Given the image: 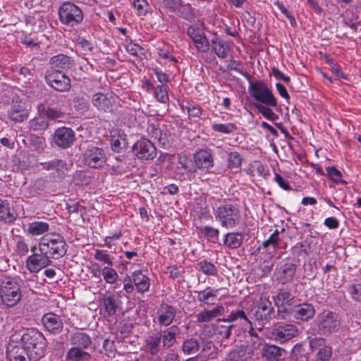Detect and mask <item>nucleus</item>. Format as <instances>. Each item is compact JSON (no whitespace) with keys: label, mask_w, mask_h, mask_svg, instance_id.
<instances>
[{"label":"nucleus","mask_w":361,"mask_h":361,"mask_svg":"<svg viewBox=\"0 0 361 361\" xmlns=\"http://www.w3.org/2000/svg\"><path fill=\"white\" fill-rule=\"evenodd\" d=\"M20 344L25 347L32 361H37L44 355L47 340L44 335L35 329H27L20 336Z\"/></svg>","instance_id":"nucleus-1"},{"label":"nucleus","mask_w":361,"mask_h":361,"mask_svg":"<svg viewBox=\"0 0 361 361\" xmlns=\"http://www.w3.org/2000/svg\"><path fill=\"white\" fill-rule=\"evenodd\" d=\"M83 164L92 169L102 168L107 161L108 152L104 148L90 141H85L80 146Z\"/></svg>","instance_id":"nucleus-2"},{"label":"nucleus","mask_w":361,"mask_h":361,"mask_svg":"<svg viewBox=\"0 0 361 361\" xmlns=\"http://www.w3.org/2000/svg\"><path fill=\"white\" fill-rule=\"evenodd\" d=\"M313 325V330L317 334L328 336L339 331L341 319L337 313L330 310H324L317 315Z\"/></svg>","instance_id":"nucleus-3"},{"label":"nucleus","mask_w":361,"mask_h":361,"mask_svg":"<svg viewBox=\"0 0 361 361\" xmlns=\"http://www.w3.org/2000/svg\"><path fill=\"white\" fill-rule=\"evenodd\" d=\"M41 253L48 254L52 259H60L66 255L68 245L60 234L52 233L51 236H44L39 244Z\"/></svg>","instance_id":"nucleus-4"},{"label":"nucleus","mask_w":361,"mask_h":361,"mask_svg":"<svg viewBox=\"0 0 361 361\" xmlns=\"http://www.w3.org/2000/svg\"><path fill=\"white\" fill-rule=\"evenodd\" d=\"M214 218L222 227L233 228L240 221V212L236 205L225 203L217 207L214 211Z\"/></svg>","instance_id":"nucleus-5"},{"label":"nucleus","mask_w":361,"mask_h":361,"mask_svg":"<svg viewBox=\"0 0 361 361\" xmlns=\"http://www.w3.org/2000/svg\"><path fill=\"white\" fill-rule=\"evenodd\" d=\"M250 317L257 322L258 329H262L264 324L276 317L275 310L271 302L267 299L260 298L259 301L252 307Z\"/></svg>","instance_id":"nucleus-6"},{"label":"nucleus","mask_w":361,"mask_h":361,"mask_svg":"<svg viewBox=\"0 0 361 361\" xmlns=\"http://www.w3.org/2000/svg\"><path fill=\"white\" fill-rule=\"evenodd\" d=\"M0 296L2 302L8 307H13L20 300L22 294L18 281L7 278L1 281Z\"/></svg>","instance_id":"nucleus-7"},{"label":"nucleus","mask_w":361,"mask_h":361,"mask_svg":"<svg viewBox=\"0 0 361 361\" xmlns=\"http://www.w3.org/2000/svg\"><path fill=\"white\" fill-rule=\"evenodd\" d=\"M58 13L61 23L69 27L80 24L84 18L82 9L71 1L63 2L60 6Z\"/></svg>","instance_id":"nucleus-8"},{"label":"nucleus","mask_w":361,"mask_h":361,"mask_svg":"<svg viewBox=\"0 0 361 361\" xmlns=\"http://www.w3.org/2000/svg\"><path fill=\"white\" fill-rule=\"evenodd\" d=\"M249 92L258 104L273 107L277 105V100L273 92L263 81L250 82Z\"/></svg>","instance_id":"nucleus-9"},{"label":"nucleus","mask_w":361,"mask_h":361,"mask_svg":"<svg viewBox=\"0 0 361 361\" xmlns=\"http://www.w3.org/2000/svg\"><path fill=\"white\" fill-rule=\"evenodd\" d=\"M29 114L26 103L18 95H14L7 111L8 118L15 123H21L27 119Z\"/></svg>","instance_id":"nucleus-10"},{"label":"nucleus","mask_w":361,"mask_h":361,"mask_svg":"<svg viewBox=\"0 0 361 361\" xmlns=\"http://www.w3.org/2000/svg\"><path fill=\"white\" fill-rule=\"evenodd\" d=\"M44 78L46 82L57 91L67 92L71 89L70 78L61 71H47Z\"/></svg>","instance_id":"nucleus-11"},{"label":"nucleus","mask_w":361,"mask_h":361,"mask_svg":"<svg viewBox=\"0 0 361 361\" xmlns=\"http://www.w3.org/2000/svg\"><path fill=\"white\" fill-rule=\"evenodd\" d=\"M132 151L141 161L152 160L157 155V148L154 145L145 138L137 140L133 145Z\"/></svg>","instance_id":"nucleus-12"},{"label":"nucleus","mask_w":361,"mask_h":361,"mask_svg":"<svg viewBox=\"0 0 361 361\" xmlns=\"http://www.w3.org/2000/svg\"><path fill=\"white\" fill-rule=\"evenodd\" d=\"M75 140V132L71 128L67 127L58 128L53 135L54 142L61 149L70 147Z\"/></svg>","instance_id":"nucleus-13"},{"label":"nucleus","mask_w":361,"mask_h":361,"mask_svg":"<svg viewBox=\"0 0 361 361\" xmlns=\"http://www.w3.org/2000/svg\"><path fill=\"white\" fill-rule=\"evenodd\" d=\"M102 301L108 317L114 316L121 311L122 302L118 293L106 292L103 295Z\"/></svg>","instance_id":"nucleus-14"},{"label":"nucleus","mask_w":361,"mask_h":361,"mask_svg":"<svg viewBox=\"0 0 361 361\" xmlns=\"http://www.w3.org/2000/svg\"><path fill=\"white\" fill-rule=\"evenodd\" d=\"M42 167L46 170H53L52 177L56 181L62 180L67 175L68 166L65 160L54 159L51 161L42 163Z\"/></svg>","instance_id":"nucleus-15"},{"label":"nucleus","mask_w":361,"mask_h":361,"mask_svg":"<svg viewBox=\"0 0 361 361\" xmlns=\"http://www.w3.org/2000/svg\"><path fill=\"white\" fill-rule=\"evenodd\" d=\"M299 333L296 326L291 324H283L279 325L272 331L274 338L283 343L298 336Z\"/></svg>","instance_id":"nucleus-16"},{"label":"nucleus","mask_w":361,"mask_h":361,"mask_svg":"<svg viewBox=\"0 0 361 361\" xmlns=\"http://www.w3.org/2000/svg\"><path fill=\"white\" fill-rule=\"evenodd\" d=\"M48 254L34 253L26 260L27 269L32 273L38 272L42 269L51 264L52 261Z\"/></svg>","instance_id":"nucleus-17"},{"label":"nucleus","mask_w":361,"mask_h":361,"mask_svg":"<svg viewBox=\"0 0 361 361\" xmlns=\"http://www.w3.org/2000/svg\"><path fill=\"white\" fill-rule=\"evenodd\" d=\"M42 323L46 330L54 335L61 334L64 326L61 317L53 312L44 314L42 318Z\"/></svg>","instance_id":"nucleus-18"},{"label":"nucleus","mask_w":361,"mask_h":361,"mask_svg":"<svg viewBox=\"0 0 361 361\" xmlns=\"http://www.w3.org/2000/svg\"><path fill=\"white\" fill-rule=\"evenodd\" d=\"M315 314L314 307L307 302L294 305L291 311V317L297 320L307 322Z\"/></svg>","instance_id":"nucleus-19"},{"label":"nucleus","mask_w":361,"mask_h":361,"mask_svg":"<svg viewBox=\"0 0 361 361\" xmlns=\"http://www.w3.org/2000/svg\"><path fill=\"white\" fill-rule=\"evenodd\" d=\"M195 172L197 169L208 170L214 165V159L209 149H200L193 155Z\"/></svg>","instance_id":"nucleus-20"},{"label":"nucleus","mask_w":361,"mask_h":361,"mask_svg":"<svg viewBox=\"0 0 361 361\" xmlns=\"http://www.w3.org/2000/svg\"><path fill=\"white\" fill-rule=\"evenodd\" d=\"M188 35L193 40L196 48L202 52H207L209 49V42L206 37L193 26H190L187 31Z\"/></svg>","instance_id":"nucleus-21"},{"label":"nucleus","mask_w":361,"mask_h":361,"mask_svg":"<svg viewBox=\"0 0 361 361\" xmlns=\"http://www.w3.org/2000/svg\"><path fill=\"white\" fill-rule=\"evenodd\" d=\"M161 336L163 348H171L177 340V336L180 333V329L176 325H173L164 331H158Z\"/></svg>","instance_id":"nucleus-22"},{"label":"nucleus","mask_w":361,"mask_h":361,"mask_svg":"<svg viewBox=\"0 0 361 361\" xmlns=\"http://www.w3.org/2000/svg\"><path fill=\"white\" fill-rule=\"evenodd\" d=\"M27 352L25 347L20 343L18 345L8 347L7 357L10 361H32Z\"/></svg>","instance_id":"nucleus-23"},{"label":"nucleus","mask_w":361,"mask_h":361,"mask_svg":"<svg viewBox=\"0 0 361 361\" xmlns=\"http://www.w3.org/2000/svg\"><path fill=\"white\" fill-rule=\"evenodd\" d=\"M158 314L159 324L167 326L173 321L176 314V310L173 306L163 303L160 305Z\"/></svg>","instance_id":"nucleus-24"},{"label":"nucleus","mask_w":361,"mask_h":361,"mask_svg":"<svg viewBox=\"0 0 361 361\" xmlns=\"http://www.w3.org/2000/svg\"><path fill=\"white\" fill-rule=\"evenodd\" d=\"M49 62L53 67L51 71L61 72L71 68L73 65V60L70 56L63 54L52 56Z\"/></svg>","instance_id":"nucleus-25"},{"label":"nucleus","mask_w":361,"mask_h":361,"mask_svg":"<svg viewBox=\"0 0 361 361\" xmlns=\"http://www.w3.org/2000/svg\"><path fill=\"white\" fill-rule=\"evenodd\" d=\"M161 336L158 332L149 336L145 340L146 350L151 355H158L163 348Z\"/></svg>","instance_id":"nucleus-26"},{"label":"nucleus","mask_w":361,"mask_h":361,"mask_svg":"<svg viewBox=\"0 0 361 361\" xmlns=\"http://www.w3.org/2000/svg\"><path fill=\"white\" fill-rule=\"evenodd\" d=\"M70 341L74 348L87 349L92 344L89 335L82 331H76L71 335Z\"/></svg>","instance_id":"nucleus-27"},{"label":"nucleus","mask_w":361,"mask_h":361,"mask_svg":"<svg viewBox=\"0 0 361 361\" xmlns=\"http://www.w3.org/2000/svg\"><path fill=\"white\" fill-rule=\"evenodd\" d=\"M225 312V307L218 305L212 310H204L197 315V322L199 323L209 322L212 319L223 315Z\"/></svg>","instance_id":"nucleus-28"},{"label":"nucleus","mask_w":361,"mask_h":361,"mask_svg":"<svg viewBox=\"0 0 361 361\" xmlns=\"http://www.w3.org/2000/svg\"><path fill=\"white\" fill-rule=\"evenodd\" d=\"M283 350L278 346L265 344L262 348V357L268 361H277L281 359Z\"/></svg>","instance_id":"nucleus-29"},{"label":"nucleus","mask_w":361,"mask_h":361,"mask_svg":"<svg viewBox=\"0 0 361 361\" xmlns=\"http://www.w3.org/2000/svg\"><path fill=\"white\" fill-rule=\"evenodd\" d=\"M211 47L219 58L225 59L227 56L229 46L224 40L215 37L211 40Z\"/></svg>","instance_id":"nucleus-30"},{"label":"nucleus","mask_w":361,"mask_h":361,"mask_svg":"<svg viewBox=\"0 0 361 361\" xmlns=\"http://www.w3.org/2000/svg\"><path fill=\"white\" fill-rule=\"evenodd\" d=\"M133 281L138 292L144 293L148 290L149 287V280L147 276L144 275L140 270L133 273Z\"/></svg>","instance_id":"nucleus-31"},{"label":"nucleus","mask_w":361,"mask_h":361,"mask_svg":"<svg viewBox=\"0 0 361 361\" xmlns=\"http://www.w3.org/2000/svg\"><path fill=\"white\" fill-rule=\"evenodd\" d=\"M243 238L241 233H228L224 235V245L230 249H236L241 246Z\"/></svg>","instance_id":"nucleus-32"},{"label":"nucleus","mask_w":361,"mask_h":361,"mask_svg":"<svg viewBox=\"0 0 361 361\" xmlns=\"http://www.w3.org/2000/svg\"><path fill=\"white\" fill-rule=\"evenodd\" d=\"M295 296L289 289L281 290L276 295L274 296L275 305H287L291 306Z\"/></svg>","instance_id":"nucleus-33"},{"label":"nucleus","mask_w":361,"mask_h":361,"mask_svg":"<svg viewBox=\"0 0 361 361\" xmlns=\"http://www.w3.org/2000/svg\"><path fill=\"white\" fill-rule=\"evenodd\" d=\"M84 348H71L66 354V358L73 361H88L91 358V355L82 350Z\"/></svg>","instance_id":"nucleus-34"},{"label":"nucleus","mask_w":361,"mask_h":361,"mask_svg":"<svg viewBox=\"0 0 361 361\" xmlns=\"http://www.w3.org/2000/svg\"><path fill=\"white\" fill-rule=\"evenodd\" d=\"M201 348L200 341L194 338L185 339L182 344L181 350L185 355L196 354Z\"/></svg>","instance_id":"nucleus-35"},{"label":"nucleus","mask_w":361,"mask_h":361,"mask_svg":"<svg viewBox=\"0 0 361 361\" xmlns=\"http://www.w3.org/2000/svg\"><path fill=\"white\" fill-rule=\"evenodd\" d=\"M218 290V289L214 290L210 287H207L204 290L198 292L197 300L206 305L213 304V300L216 297Z\"/></svg>","instance_id":"nucleus-36"},{"label":"nucleus","mask_w":361,"mask_h":361,"mask_svg":"<svg viewBox=\"0 0 361 361\" xmlns=\"http://www.w3.org/2000/svg\"><path fill=\"white\" fill-rule=\"evenodd\" d=\"M112 137L111 148L118 152L119 149L124 147L126 145L125 134L118 130L111 132Z\"/></svg>","instance_id":"nucleus-37"},{"label":"nucleus","mask_w":361,"mask_h":361,"mask_svg":"<svg viewBox=\"0 0 361 361\" xmlns=\"http://www.w3.org/2000/svg\"><path fill=\"white\" fill-rule=\"evenodd\" d=\"M49 225L46 222L34 221L28 226L27 231L32 235H42L49 231Z\"/></svg>","instance_id":"nucleus-38"},{"label":"nucleus","mask_w":361,"mask_h":361,"mask_svg":"<svg viewBox=\"0 0 361 361\" xmlns=\"http://www.w3.org/2000/svg\"><path fill=\"white\" fill-rule=\"evenodd\" d=\"M15 219L16 217L10 212L8 203L6 201L0 200V221L11 223Z\"/></svg>","instance_id":"nucleus-39"},{"label":"nucleus","mask_w":361,"mask_h":361,"mask_svg":"<svg viewBox=\"0 0 361 361\" xmlns=\"http://www.w3.org/2000/svg\"><path fill=\"white\" fill-rule=\"evenodd\" d=\"M29 127L33 130H44L48 128L49 123L46 117L40 115L29 121Z\"/></svg>","instance_id":"nucleus-40"},{"label":"nucleus","mask_w":361,"mask_h":361,"mask_svg":"<svg viewBox=\"0 0 361 361\" xmlns=\"http://www.w3.org/2000/svg\"><path fill=\"white\" fill-rule=\"evenodd\" d=\"M92 104L99 110L106 111L109 109V101L102 93H97L92 97Z\"/></svg>","instance_id":"nucleus-41"},{"label":"nucleus","mask_w":361,"mask_h":361,"mask_svg":"<svg viewBox=\"0 0 361 361\" xmlns=\"http://www.w3.org/2000/svg\"><path fill=\"white\" fill-rule=\"evenodd\" d=\"M199 270L202 271L207 276H216L217 274V268L211 262L204 259L197 264Z\"/></svg>","instance_id":"nucleus-42"},{"label":"nucleus","mask_w":361,"mask_h":361,"mask_svg":"<svg viewBox=\"0 0 361 361\" xmlns=\"http://www.w3.org/2000/svg\"><path fill=\"white\" fill-rule=\"evenodd\" d=\"M227 166L228 168L238 169L242 164V157L237 152H227Z\"/></svg>","instance_id":"nucleus-43"},{"label":"nucleus","mask_w":361,"mask_h":361,"mask_svg":"<svg viewBox=\"0 0 361 361\" xmlns=\"http://www.w3.org/2000/svg\"><path fill=\"white\" fill-rule=\"evenodd\" d=\"M147 131L152 138L158 140L159 144L165 146L167 142L166 134H163L160 129L155 128L154 125L148 127Z\"/></svg>","instance_id":"nucleus-44"},{"label":"nucleus","mask_w":361,"mask_h":361,"mask_svg":"<svg viewBox=\"0 0 361 361\" xmlns=\"http://www.w3.org/2000/svg\"><path fill=\"white\" fill-rule=\"evenodd\" d=\"M295 264L293 262H288L283 263L280 267V270L282 271L283 277L286 281H290L292 279L295 275Z\"/></svg>","instance_id":"nucleus-45"},{"label":"nucleus","mask_w":361,"mask_h":361,"mask_svg":"<svg viewBox=\"0 0 361 361\" xmlns=\"http://www.w3.org/2000/svg\"><path fill=\"white\" fill-rule=\"evenodd\" d=\"M202 234L204 235L209 241L215 243L218 240L219 231L217 228L210 226H205L200 228Z\"/></svg>","instance_id":"nucleus-46"},{"label":"nucleus","mask_w":361,"mask_h":361,"mask_svg":"<svg viewBox=\"0 0 361 361\" xmlns=\"http://www.w3.org/2000/svg\"><path fill=\"white\" fill-rule=\"evenodd\" d=\"M212 128L215 132L231 134L237 130V127L233 123H215L213 124Z\"/></svg>","instance_id":"nucleus-47"},{"label":"nucleus","mask_w":361,"mask_h":361,"mask_svg":"<svg viewBox=\"0 0 361 361\" xmlns=\"http://www.w3.org/2000/svg\"><path fill=\"white\" fill-rule=\"evenodd\" d=\"M255 107L258 111L262 114L266 118L271 121L278 119L279 116L270 109V106L262 105V104H255Z\"/></svg>","instance_id":"nucleus-48"},{"label":"nucleus","mask_w":361,"mask_h":361,"mask_svg":"<svg viewBox=\"0 0 361 361\" xmlns=\"http://www.w3.org/2000/svg\"><path fill=\"white\" fill-rule=\"evenodd\" d=\"M200 339L202 344L201 345L202 350L200 354H207L209 357L214 358L216 356L214 345L212 341H204L202 338Z\"/></svg>","instance_id":"nucleus-49"},{"label":"nucleus","mask_w":361,"mask_h":361,"mask_svg":"<svg viewBox=\"0 0 361 361\" xmlns=\"http://www.w3.org/2000/svg\"><path fill=\"white\" fill-rule=\"evenodd\" d=\"M104 279L107 283H114L118 278V274L114 269L109 267H105L102 269Z\"/></svg>","instance_id":"nucleus-50"},{"label":"nucleus","mask_w":361,"mask_h":361,"mask_svg":"<svg viewBox=\"0 0 361 361\" xmlns=\"http://www.w3.org/2000/svg\"><path fill=\"white\" fill-rule=\"evenodd\" d=\"M110 165L116 173L122 174L126 171V163L121 157H115Z\"/></svg>","instance_id":"nucleus-51"},{"label":"nucleus","mask_w":361,"mask_h":361,"mask_svg":"<svg viewBox=\"0 0 361 361\" xmlns=\"http://www.w3.org/2000/svg\"><path fill=\"white\" fill-rule=\"evenodd\" d=\"M309 345L312 352L318 351L326 345L325 339L322 337L308 338Z\"/></svg>","instance_id":"nucleus-52"},{"label":"nucleus","mask_w":361,"mask_h":361,"mask_svg":"<svg viewBox=\"0 0 361 361\" xmlns=\"http://www.w3.org/2000/svg\"><path fill=\"white\" fill-rule=\"evenodd\" d=\"M332 355L331 347L325 345L322 349H319L315 355V358L318 361H327Z\"/></svg>","instance_id":"nucleus-53"},{"label":"nucleus","mask_w":361,"mask_h":361,"mask_svg":"<svg viewBox=\"0 0 361 361\" xmlns=\"http://www.w3.org/2000/svg\"><path fill=\"white\" fill-rule=\"evenodd\" d=\"M154 95L156 99L161 103H166L169 101L168 92L164 85H159L155 88Z\"/></svg>","instance_id":"nucleus-54"},{"label":"nucleus","mask_w":361,"mask_h":361,"mask_svg":"<svg viewBox=\"0 0 361 361\" xmlns=\"http://www.w3.org/2000/svg\"><path fill=\"white\" fill-rule=\"evenodd\" d=\"M47 187V181L43 178L37 179L30 188L32 195L40 194Z\"/></svg>","instance_id":"nucleus-55"},{"label":"nucleus","mask_w":361,"mask_h":361,"mask_svg":"<svg viewBox=\"0 0 361 361\" xmlns=\"http://www.w3.org/2000/svg\"><path fill=\"white\" fill-rule=\"evenodd\" d=\"M287 305H276L278 308L276 317L278 319H287L288 316L291 317V311L293 307H286Z\"/></svg>","instance_id":"nucleus-56"},{"label":"nucleus","mask_w":361,"mask_h":361,"mask_svg":"<svg viewBox=\"0 0 361 361\" xmlns=\"http://www.w3.org/2000/svg\"><path fill=\"white\" fill-rule=\"evenodd\" d=\"M133 1L139 16H145L147 13L149 6L146 0H133Z\"/></svg>","instance_id":"nucleus-57"},{"label":"nucleus","mask_w":361,"mask_h":361,"mask_svg":"<svg viewBox=\"0 0 361 361\" xmlns=\"http://www.w3.org/2000/svg\"><path fill=\"white\" fill-rule=\"evenodd\" d=\"M326 171L330 178L335 183H341L343 184L347 183L345 181L341 180V173L336 167H328L326 169Z\"/></svg>","instance_id":"nucleus-58"},{"label":"nucleus","mask_w":361,"mask_h":361,"mask_svg":"<svg viewBox=\"0 0 361 361\" xmlns=\"http://www.w3.org/2000/svg\"><path fill=\"white\" fill-rule=\"evenodd\" d=\"M348 292L354 300L361 301V283L350 285L348 288Z\"/></svg>","instance_id":"nucleus-59"},{"label":"nucleus","mask_w":361,"mask_h":361,"mask_svg":"<svg viewBox=\"0 0 361 361\" xmlns=\"http://www.w3.org/2000/svg\"><path fill=\"white\" fill-rule=\"evenodd\" d=\"M114 351V343L109 339H104L103 341L102 349L99 350L100 353L111 357Z\"/></svg>","instance_id":"nucleus-60"},{"label":"nucleus","mask_w":361,"mask_h":361,"mask_svg":"<svg viewBox=\"0 0 361 361\" xmlns=\"http://www.w3.org/2000/svg\"><path fill=\"white\" fill-rule=\"evenodd\" d=\"M178 163L180 164L181 167L184 169L187 172L195 173V167L194 166V162L192 160L188 159L185 157H180Z\"/></svg>","instance_id":"nucleus-61"},{"label":"nucleus","mask_w":361,"mask_h":361,"mask_svg":"<svg viewBox=\"0 0 361 361\" xmlns=\"http://www.w3.org/2000/svg\"><path fill=\"white\" fill-rule=\"evenodd\" d=\"M279 238H274V235H270L269 238L262 243V246L268 249L271 252L275 251L279 247Z\"/></svg>","instance_id":"nucleus-62"},{"label":"nucleus","mask_w":361,"mask_h":361,"mask_svg":"<svg viewBox=\"0 0 361 361\" xmlns=\"http://www.w3.org/2000/svg\"><path fill=\"white\" fill-rule=\"evenodd\" d=\"M31 145L36 151L42 152L45 147V139L43 137H33L31 140Z\"/></svg>","instance_id":"nucleus-63"},{"label":"nucleus","mask_w":361,"mask_h":361,"mask_svg":"<svg viewBox=\"0 0 361 361\" xmlns=\"http://www.w3.org/2000/svg\"><path fill=\"white\" fill-rule=\"evenodd\" d=\"M94 258L98 261H102L109 266H113V262L110 259V257L108 254L105 253L104 250H96L94 253Z\"/></svg>","instance_id":"nucleus-64"}]
</instances>
